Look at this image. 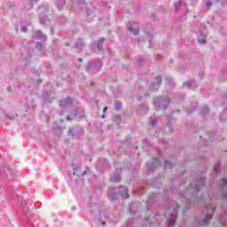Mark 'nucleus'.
Returning <instances> with one entry per match:
<instances>
[{
    "label": "nucleus",
    "mask_w": 227,
    "mask_h": 227,
    "mask_svg": "<svg viewBox=\"0 0 227 227\" xmlns=\"http://www.w3.org/2000/svg\"><path fill=\"white\" fill-rule=\"evenodd\" d=\"M175 182L176 179H173L168 186L164 187L166 198H168L169 194H177L180 201L184 203V210H190L192 207H196V203H198V200H200L198 194H200L201 189L207 185V177H196L194 183L190 184L183 192H180V185H184L185 181H180L176 186H175Z\"/></svg>",
    "instance_id": "1"
},
{
    "label": "nucleus",
    "mask_w": 227,
    "mask_h": 227,
    "mask_svg": "<svg viewBox=\"0 0 227 227\" xmlns=\"http://www.w3.org/2000/svg\"><path fill=\"white\" fill-rule=\"evenodd\" d=\"M12 168L8 166L6 161H2L0 163V177L4 182L3 185L0 184V189H4L5 191L6 196L11 200H15L17 198L18 203L22 207L25 212H29V207H26V200L21 196L17 194V188L12 186Z\"/></svg>",
    "instance_id": "2"
},
{
    "label": "nucleus",
    "mask_w": 227,
    "mask_h": 227,
    "mask_svg": "<svg viewBox=\"0 0 227 227\" xmlns=\"http://www.w3.org/2000/svg\"><path fill=\"white\" fill-rule=\"evenodd\" d=\"M206 208L207 212L205 214L204 217L195 216L194 223L196 226H208L210 224V221L214 219V214H215L216 207L212 204H208Z\"/></svg>",
    "instance_id": "3"
},
{
    "label": "nucleus",
    "mask_w": 227,
    "mask_h": 227,
    "mask_svg": "<svg viewBox=\"0 0 227 227\" xmlns=\"http://www.w3.org/2000/svg\"><path fill=\"white\" fill-rule=\"evenodd\" d=\"M108 200L110 201H118L120 198L122 200H128L129 195V188L127 186H120L119 188L114 187L108 190Z\"/></svg>",
    "instance_id": "4"
},
{
    "label": "nucleus",
    "mask_w": 227,
    "mask_h": 227,
    "mask_svg": "<svg viewBox=\"0 0 227 227\" xmlns=\"http://www.w3.org/2000/svg\"><path fill=\"white\" fill-rule=\"evenodd\" d=\"M158 157H153L146 162L147 175H152L155 173L156 169L162 166V161H160V157H162V150L157 149Z\"/></svg>",
    "instance_id": "5"
},
{
    "label": "nucleus",
    "mask_w": 227,
    "mask_h": 227,
    "mask_svg": "<svg viewBox=\"0 0 227 227\" xmlns=\"http://www.w3.org/2000/svg\"><path fill=\"white\" fill-rule=\"evenodd\" d=\"M153 104L156 111H166L171 104V98L168 96H159L153 99Z\"/></svg>",
    "instance_id": "6"
},
{
    "label": "nucleus",
    "mask_w": 227,
    "mask_h": 227,
    "mask_svg": "<svg viewBox=\"0 0 227 227\" xmlns=\"http://www.w3.org/2000/svg\"><path fill=\"white\" fill-rule=\"evenodd\" d=\"M102 67H104V62L102 60L93 59L87 63L86 72L90 75H95L102 70Z\"/></svg>",
    "instance_id": "7"
},
{
    "label": "nucleus",
    "mask_w": 227,
    "mask_h": 227,
    "mask_svg": "<svg viewBox=\"0 0 227 227\" xmlns=\"http://www.w3.org/2000/svg\"><path fill=\"white\" fill-rule=\"evenodd\" d=\"M85 134L84 127L74 125L68 128L67 136L69 137H72V139L77 141L78 139H81Z\"/></svg>",
    "instance_id": "8"
},
{
    "label": "nucleus",
    "mask_w": 227,
    "mask_h": 227,
    "mask_svg": "<svg viewBox=\"0 0 227 227\" xmlns=\"http://www.w3.org/2000/svg\"><path fill=\"white\" fill-rule=\"evenodd\" d=\"M179 210H180V205L176 204V207H174L173 211L168 214V216L167 218V224L168 227L176 226V221L178 220Z\"/></svg>",
    "instance_id": "9"
},
{
    "label": "nucleus",
    "mask_w": 227,
    "mask_h": 227,
    "mask_svg": "<svg viewBox=\"0 0 227 227\" xmlns=\"http://www.w3.org/2000/svg\"><path fill=\"white\" fill-rule=\"evenodd\" d=\"M106 42V37H99L98 40L90 43V50L91 52H95L96 54H102V51H104V43Z\"/></svg>",
    "instance_id": "10"
},
{
    "label": "nucleus",
    "mask_w": 227,
    "mask_h": 227,
    "mask_svg": "<svg viewBox=\"0 0 227 227\" xmlns=\"http://www.w3.org/2000/svg\"><path fill=\"white\" fill-rule=\"evenodd\" d=\"M160 195L159 193H152L148 196L145 201L146 210L152 212L155 208V205L159 203Z\"/></svg>",
    "instance_id": "11"
},
{
    "label": "nucleus",
    "mask_w": 227,
    "mask_h": 227,
    "mask_svg": "<svg viewBox=\"0 0 227 227\" xmlns=\"http://www.w3.org/2000/svg\"><path fill=\"white\" fill-rule=\"evenodd\" d=\"M121 164L120 161H114V166L115 167V171L113 176L110 178V182H114V184H118L121 180V170L125 168L123 166H120Z\"/></svg>",
    "instance_id": "12"
},
{
    "label": "nucleus",
    "mask_w": 227,
    "mask_h": 227,
    "mask_svg": "<svg viewBox=\"0 0 227 227\" xmlns=\"http://www.w3.org/2000/svg\"><path fill=\"white\" fill-rule=\"evenodd\" d=\"M74 120H75V121L84 120V110L82 108H76L70 113V115L67 116V121H72Z\"/></svg>",
    "instance_id": "13"
},
{
    "label": "nucleus",
    "mask_w": 227,
    "mask_h": 227,
    "mask_svg": "<svg viewBox=\"0 0 227 227\" xmlns=\"http://www.w3.org/2000/svg\"><path fill=\"white\" fill-rule=\"evenodd\" d=\"M199 31H200V35L198 36L199 43L205 45V43H207V35H208V31L207 30V26H205V24H201Z\"/></svg>",
    "instance_id": "14"
},
{
    "label": "nucleus",
    "mask_w": 227,
    "mask_h": 227,
    "mask_svg": "<svg viewBox=\"0 0 227 227\" xmlns=\"http://www.w3.org/2000/svg\"><path fill=\"white\" fill-rule=\"evenodd\" d=\"M175 123H176V121L173 116L168 115L167 117V122H166V127H165V132L168 134L173 133V127H175Z\"/></svg>",
    "instance_id": "15"
},
{
    "label": "nucleus",
    "mask_w": 227,
    "mask_h": 227,
    "mask_svg": "<svg viewBox=\"0 0 227 227\" xmlns=\"http://www.w3.org/2000/svg\"><path fill=\"white\" fill-rule=\"evenodd\" d=\"M72 106H74V98L67 96L65 98H62L59 101V106L62 109H67V107H72Z\"/></svg>",
    "instance_id": "16"
},
{
    "label": "nucleus",
    "mask_w": 227,
    "mask_h": 227,
    "mask_svg": "<svg viewBox=\"0 0 227 227\" xmlns=\"http://www.w3.org/2000/svg\"><path fill=\"white\" fill-rule=\"evenodd\" d=\"M127 29L134 35H139V25H137V22L136 21H129L127 24Z\"/></svg>",
    "instance_id": "17"
},
{
    "label": "nucleus",
    "mask_w": 227,
    "mask_h": 227,
    "mask_svg": "<svg viewBox=\"0 0 227 227\" xmlns=\"http://www.w3.org/2000/svg\"><path fill=\"white\" fill-rule=\"evenodd\" d=\"M160 84H162V76L159 74L154 77V80L151 82V90H153V91H159Z\"/></svg>",
    "instance_id": "18"
},
{
    "label": "nucleus",
    "mask_w": 227,
    "mask_h": 227,
    "mask_svg": "<svg viewBox=\"0 0 227 227\" xmlns=\"http://www.w3.org/2000/svg\"><path fill=\"white\" fill-rule=\"evenodd\" d=\"M144 33L148 38H153L157 33L152 31V23H146L144 27Z\"/></svg>",
    "instance_id": "19"
},
{
    "label": "nucleus",
    "mask_w": 227,
    "mask_h": 227,
    "mask_svg": "<svg viewBox=\"0 0 227 227\" xmlns=\"http://www.w3.org/2000/svg\"><path fill=\"white\" fill-rule=\"evenodd\" d=\"M98 168L100 169H111V165L105 158H99L98 161Z\"/></svg>",
    "instance_id": "20"
},
{
    "label": "nucleus",
    "mask_w": 227,
    "mask_h": 227,
    "mask_svg": "<svg viewBox=\"0 0 227 227\" xmlns=\"http://www.w3.org/2000/svg\"><path fill=\"white\" fill-rule=\"evenodd\" d=\"M42 97L44 104H52L54 98L51 97V90H43Z\"/></svg>",
    "instance_id": "21"
},
{
    "label": "nucleus",
    "mask_w": 227,
    "mask_h": 227,
    "mask_svg": "<svg viewBox=\"0 0 227 227\" xmlns=\"http://www.w3.org/2000/svg\"><path fill=\"white\" fill-rule=\"evenodd\" d=\"M33 40H41V42H47V35H45L42 30H37L33 35Z\"/></svg>",
    "instance_id": "22"
},
{
    "label": "nucleus",
    "mask_w": 227,
    "mask_h": 227,
    "mask_svg": "<svg viewBox=\"0 0 227 227\" xmlns=\"http://www.w3.org/2000/svg\"><path fill=\"white\" fill-rule=\"evenodd\" d=\"M200 114L204 118V120H207V114H210V107H208V105H204L200 107Z\"/></svg>",
    "instance_id": "23"
},
{
    "label": "nucleus",
    "mask_w": 227,
    "mask_h": 227,
    "mask_svg": "<svg viewBox=\"0 0 227 227\" xmlns=\"http://www.w3.org/2000/svg\"><path fill=\"white\" fill-rule=\"evenodd\" d=\"M74 48H76L79 52L82 51V49H84V40L78 38L74 43Z\"/></svg>",
    "instance_id": "24"
},
{
    "label": "nucleus",
    "mask_w": 227,
    "mask_h": 227,
    "mask_svg": "<svg viewBox=\"0 0 227 227\" xmlns=\"http://www.w3.org/2000/svg\"><path fill=\"white\" fill-rule=\"evenodd\" d=\"M129 215H131L132 217H134V215H136V214H137V206H136V204H130L129 207Z\"/></svg>",
    "instance_id": "25"
},
{
    "label": "nucleus",
    "mask_w": 227,
    "mask_h": 227,
    "mask_svg": "<svg viewBox=\"0 0 227 227\" xmlns=\"http://www.w3.org/2000/svg\"><path fill=\"white\" fill-rule=\"evenodd\" d=\"M182 6H184V0H178L174 3V8H175V12L178 13L182 10Z\"/></svg>",
    "instance_id": "26"
},
{
    "label": "nucleus",
    "mask_w": 227,
    "mask_h": 227,
    "mask_svg": "<svg viewBox=\"0 0 227 227\" xmlns=\"http://www.w3.org/2000/svg\"><path fill=\"white\" fill-rule=\"evenodd\" d=\"M216 134H217V131L213 130V131H207L206 133V136H207V137H208V140L211 141V143H212V142L215 141V139H217L215 137Z\"/></svg>",
    "instance_id": "27"
},
{
    "label": "nucleus",
    "mask_w": 227,
    "mask_h": 227,
    "mask_svg": "<svg viewBox=\"0 0 227 227\" xmlns=\"http://www.w3.org/2000/svg\"><path fill=\"white\" fill-rule=\"evenodd\" d=\"M68 19L66 16L60 15L57 18L56 23L63 26V24H67Z\"/></svg>",
    "instance_id": "28"
},
{
    "label": "nucleus",
    "mask_w": 227,
    "mask_h": 227,
    "mask_svg": "<svg viewBox=\"0 0 227 227\" xmlns=\"http://www.w3.org/2000/svg\"><path fill=\"white\" fill-rule=\"evenodd\" d=\"M157 123H159V120L157 119V117H153V116H150L149 119H148V124L151 126V127H157Z\"/></svg>",
    "instance_id": "29"
},
{
    "label": "nucleus",
    "mask_w": 227,
    "mask_h": 227,
    "mask_svg": "<svg viewBox=\"0 0 227 227\" xmlns=\"http://www.w3.org/2000/svg\"><path fill=\"white\" fill-rule=\"evenodd\" d=\"M218 187H220V189L227 187V177H223L218 181Z\"/></svg>",
    "instance_id": "30"
},
{
    "label": "nucleus",
    "mask_w": 227,
    "mask_h": 227,
    "mask_svg": "<svg viewBox=\"0 0 227 227\" xmlns=\"http://www.w3.org/2000/svg\"><path fill=\"white\" fill-rule=\"evenodd\" d=\"M39 12L40 13H48L49 12V4H41L39 5Z\"/></svg>",
    "instance_id": "31"
},
{
    "label": "nucleus",
    "mask_w": 227,
    "mask_h": 227,
    "mask_svg": "<svg viewBox=\"0 0 227 227\" xmlns=\"http://www.w3.org/2000/svg\"><path fill=\"white\" fill-rule=\"evenodd\" d=\"M47 20H49V16H47L46 14L42 16V14H40L39 22L40 24H42V26H45V24H47Z\"/></svg>",
    "instance_id": "32"
},
{
    "label": "nucleus",
    "mask_w": 227,
    "mask_h": 227,
    "mask_svg": "<svg viewBox=\"0 0 227 227\" xmlns=\"http://www.w3.org/2000/svg\"><path fill=\"white\" fill-rule=\"evenodd\" d=\"M219 196H220V200H222V201H227V190H221L219 192Z\"/></svg>",
    "instance_id": "33"
},
{
    "label": "nucleus",
    "mask_w": 227,
    "mask_h": 227,
    "mask_svg": "<svg viewBox=\"0 0 227 227\" xmlns=\"http://www.w3.org/2000/svg\"><path fill=\"white\" fill-rule=\"evenodd\" d=\"M166 84H168L171 89L175 88V80L171 77L165 78Z\"/></svg>",
    "instance_id": "34"
},
{
    "label": "nucleus",
    "mask_w": 227,
    "mask_h": 227,
    "mask_svg": "<svg viewBox=\"0 0 227 227\" xmlns=\"http://www.w3.org/2000/svg\"><path fill=\"white\" fill-rule=\"evenodd\" d=\"M67 1L66 0H58L56 3L57 8L59 12H61L63 10V6H65Z\"/></svg>",
    "instance_id": "35"
},
{
    "label": "nucleus",
    "mask_w": 227,
    "mask_h": 227,
    "mask_svg": "<svg viewBox=\"0 0 227 227\" xmlns=\"http://www.w3.org/2000/svg\"><path fill=\"white\" fill-rule=\"evenodd\" d=\"M52 130L55 132H59V134H63V129H61V125L58 124V122L53 123Z\"/></svg>",
    "instance_id": "36"
},
{
    "label": "nucleus",
    "mask_w": 227,
    "mask_h": 227,
    "mask_svg": "<svg viewBox=\"0 0 227 227\" xmlns=\"http://www.w3.org/2000/svg\"><path fill=\"white\" fill-rule=\"evenodd\" d=\"M214 172L215 175H221V161H217L214 167Z\"/></svg>",
    "instance_id": "37"
},
{
    "label": "nucleus",
    "mask_w": 227,
    "mask_h": 227,
    "mask_svg": "<svg viewBox=\"0 0 227 227\" xmlns=\"http://www.w3.org/2000/svg\"><path fill=\"white\" fill-rule=\"evenodd\" d=\"M175 166L169 160H164V169H171Z\"/></svg>",
    "instance_id": "38"
},
{
    "label": "nucleus",
    "mask_w": 227,
    "mask_h": 227,
    "mask_svg": "<svg viewBox=\"0 0 227 227\" xmlns=\"http://www.w3.org/2000/svg\"><path fill=\"white\" fill-rule=\"evenodd\" d=\"M21 58L25 61H29V59L33 58V55L31 54V52L27 51V53H21Z\"/></svg>",
    "instance_id": "39"
},
{
    "label": "nucleus",
    "mask_w": 227,
    "mask_h": 227,
    "mask_svg": "<svg viewBox=\"0 0 227 227\" xmlns=\"http://www.w3.org/2000/svg\"><path fill=\"white\" fill-rule=\"evenodd\" d=\"M145 146H147L146 152L150 155L152 153L150 150L153 148V145H152V143H150L149 141H145Z\"/></svg>",
    "instance_id": "40"
},
{
    "label": "nucleus",
    "mask_w": 227,
    "mask_h": 227,
    "mask_svg": "<svg viewBox=\"0 0 227 227\" xmlns=\"http://www.w3.org/2000/svg\"><path fill=\"white\" fill-rule=\"evenodd\" d=\"M152 185H153V187L159 189V187H160V185H162V184L159 182L158 178H153V182H152Z\"/></svg>",
    "instance_id": "41"
},
{
    "label": "nucleus",
    "mask_w": 227,
    "mask_h": 227,
    "mask_svg": "<svg viewBox=\"0 0 227 227\" xmlns=\"http://www.w3.org/2000/svg\"><path fill=\"white\" fill-rule=\"evenodd\" d=\"M206 4V11L208 12L212 8L213 3L212 0H203Z\"/></svg>",
    "instance_id": "42"
},
{
    "label": "nucleus",
    "mask_w": 227,
    "mask_h": 227,
    "mask_svg": "<svg viewBox=\"0 0 227 227\" xmlns=\"http://www.w3.org/2000/svg\"><path fill=\"white\" fill-rule=\"evenodd\" d=\"M73 171H81V166L77 163H71L70 164Z\"/></svg>",
    "instance_id": "43"
},
{
    "label": "nucleus",
    "mask_w": 227,
    "mask_h": 227,
    "mask_svg": "<svg viewBox=\"0 0 227 227\" xmlns=\"http://www.w3.org/2000/svg\"><path fill=\"white\" fill-rule=\"evenodd\" d=\"M36 51H39V52H43V44L41 42H37L35 44Z\"/></svg>",
    "instance_id": "44"
},
{
    "label": "nucleus",
    "mask_w": 227,
    "mask_h": 227,
    "mask_svg": "<svg viewBox=\"0 0 227 227\" xmlns=\"http://www.w3.org/2000/svg\"><path fill=\"white\" fill-rule=\"evenodd\" d=\"M122 107L121 101L115 100L114 109L115 111H120Z\"/></svg>",
    "instance_id": "45"
},
{
    "label": "nucleus",
    "mask_w": 227,
    "mask_h": 227,
    "mask_svg": "<svg viewBox=\"0 0 227 227\" xmlns=\"http://www.w3.org/2000/svg\"><path fill=\"white\" fill-rule=\"evenodd\" d=\"M38 0H29V3L25 6L26 10H33V3H36Z\"/></svg>",
    "instance_id": "46"
},
{
    "label": "nucleus",
    "mask_w": 227,
    "mask_h": 227,
    "mask_svg": "<svg viewBox=\"0 0 227 227\" xmlns=\"http://www.w3.org/2000/svg\"><path fill=\"white\" fill-rule=\"evenodd\" d=\"M197 109V106H192L186 110L187 114H192V113H195Z\"/></svg>",
    "instance_id": "47"
},
{
    "label": "nucleus",
    "mask_w": 227,
    "mask_h": 227,
    "mask_svg": "<svg viewBox=\"0 0 227 227\" xmlns=\"http://www.w3.org/2000/svg\"><path fill=\"white\" fill-rule=\"evenodd\" d=\"M169 46V41H164L161 43V49H163V51H166V48Z\"/></svg>",
    "instance_id": "48"
},
{
    "label": "nucleus",
    "mask_w": 227,
    "mask_h": 227,
    "mask_svg": "<svg viewBox=\"0 0 227 227\" xmlns=\"http://www.w3.org/2000/svg\"><path fill=\"white\" fill-rule=\"evenodd\" d=\"M141 63H145V58H143L142 56L138 57V59L137 60V65L138 67H141Z\"/></svg>",
    "instance_id": "49"
},
{
    "label": "nucleus",
    "mask_w": 227,
    "mask_h": 227,
    "mask_svg": "<svg viewBox=\"0 0 227 227\" xmlns=\"http://www.w3.org/2000/svg\"><path fill=\"white\" fill-rule=\"evenodd\" d=\"M130 143H132V139H130V137H127L124 140H123V145H126V146H128V145H130Z\"/></svg>",
    "instance_id": "50"
},
{
    "label": "nucleus",
    "mask_w": 227,
    "mask_h": 227,
    "mask_svg": "<svg viewBox=\"0 0 227 227\" xmlns=\"http://www.w3.org/2000/svg\"><path fill=\"white\" fill-rule=\"evenodd\" d=\"M185 86H186L189 90H191V88H192V82H191V81H188V82H184V83L183 84V87H184V88H185Z\"/></svg>",
    "instance_id": "51"
},
{
    "label": "nucleus",
    "mask_w": 227,
    "mask_h": 227,
    "mask_svg": "<svg viewBox=\"0 0 227 227\" xmlns=\"http://www.w3.org/2000/svg\"><path fill=\"white\" fill-rule=\"evenodd\" d=\"M112 120L114 121H120V120H121V115H118V114L113 115Z\"/></svg>",
    "instance_id": "52"
},
{
    "label": "nucleus",
    "mask_w": 227,
    "mask_h": 227,
    "mask_svg": "<svg viewBox=\"0 0 227 227\" xmlns=\"http://www.w3.org/2000/svg\"><path fill=\"white\" fill-rule=\"evenodd\" d=\"M141 111H144L145 113H148V106L146 105H140Z\"/></svg>",
    "instance_id": "53"
},
{
    "label": "nucleus",
    "mask_w": 227,
    "mask_h": 227,
    "mask_svg": "<svg viewBox=\"0 0 227 227\" xmlns=\"http://www.w3.org/2000/svg\"><path fill=\"white\" fill-rule=\"evenodd\" d=\"M162 58H164V57L162 55H160V54L155 55L156 61H160L162 59Z\"/></svg>",
    "instance_id": "54"
},
{
    "label": "nucleus",
    "mask_w": 227,
    "mask_h": 227,
    "mask_svg": "<svg viewBox=\"0 0 227 227\" xmlns=\"http://www.w3.org/2000/svg\"><path fill=\"white\" fill-rule=\"evenodd\" d=\"M148 43H149V49H152V47H153V43L152 42V37H149L147 39Z\"/></svg>",
    "instance_id": "55"
},
{
    "label": "nucleus",
    "mask_w": 227,
    "mask_h": 227,
    "mask_svg": "<svg viewBox=\"0 0 227 227\" xmlns=\"http://www.w3.org/2000/svg\"><path fill=\"white\" fill-rule=\"evenodd\" d=\"M184 175H185V171L181 170L178 174V180H180V178H182V176H184Z\"/></svg>",
    "instance_id": "56"
},
{
    "label": "nucleus",
    "mask_w": 227,
    "mask_h": 227,
    "mask_svg": "<svg viewBox=\"0 0 227 227\" xmlns=\"http://www.w3.org/2000/svg\"><path fill=\"white\" fill-rule=\"evenodd\" d=\"M5 117L7 118V120H15V115L10 116L8 114H5Z\"/></svg>",
    "instance_id": "57"
},
{
    "label": "nucleus",
    "mask_w": 227,
    "mask_h": 227,
    "mask_svg": "<svg viewBox=\"0 0 227 227\" xmlns=\"http://www.w3.org/2000/svg\"><path fill=\"white\" fill-rule=\"evenodd\" d=\"M189 12L188 10H186V12H184V15L183 17H181V20H185V19H187V13Z\"/></svg>",
    "instance_id": "58"
},
{
    "label": "nucleus",
    "mask_w": 227,
    "mask_h": 227,
    "mask_svg": "<svg viewBox=\"0 0 227 227\" xmlns=\"http://www.w3.org/2000/svg\"><path fill=\"white\" fill-rule=\"evenodd\" d=\"M21 31H22V33H26L27 31V26H22Z\"/></svg>",
    "instance_id": "59"
},
{
    "label": "nucleus",
    "mask_w": 227,
    "mask_h": 227,
    "mask_svg": "<svg viewBox=\"0 0 227 227\" xmlns=\"http://www.w3.org/2000/svg\"><path fill=\"white\" fill-rule=\"evenodd\" d=\"M203 146H208V139L204 138V140H203Z\"/></svg>",
    "instance_id": "60"
},
{
    "label": "nucleus",
    "mask_w": 227,
    "mask_h": 227,
    "mask_svg": "<svg viewBox=\"0 0 227 227\" xmlns=\"http://www.w3.org/2000/svg\"><path fill=\"white\" fill-rule=\"evenodd\" d=\"M78 63L76 64L77 68H81V63H82V59H78Z\"/></svg>",
    "instance_id": "61"
},
{
    "label": "nucleus",
    "mask_w": 227,
    "mask_h": 227,
    "mask_svg": "<svg viewBox=\"0 0 227 227\" xmlns=\"http://www.w3.org/2000/svg\"><path fill=\"white\" fill-rule=\"evenodd\" d=\"M126 226H128V227L132 226V220H129V221L126 223Z\"/></svg>",
    "instance_id": "62"
},
{
    "label": "nucleus",
    "mask_w": 227,
    "mask_h": 227,
    "mask_svg": "<svg viewBox=\"0 0 227 227\" xmlns=\"http://www.w3.org/2000/svg\"><path fill=\"white\" fill-rule=\"evenodd\" d=\"M86 3V1L84 0H78L77 1V4H84Z\"/></svg>",
    "instance_id": "63"
},
{
    "label": "nucleus",
    "mask_w": 227,
    "mask_h": 227,
    "mask_svg": "<svg viewBox=\"0 0 227 227\" xmlns=\"http://www.w3.org/2000/svg\"><path fill=\"white\" fill-rule=\"evenodd\" d=\"M223 101H226V100H227V93H224V94L223 95Z\"/></svg>",
    "instance_id": "64"
}]
</instances>
